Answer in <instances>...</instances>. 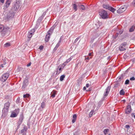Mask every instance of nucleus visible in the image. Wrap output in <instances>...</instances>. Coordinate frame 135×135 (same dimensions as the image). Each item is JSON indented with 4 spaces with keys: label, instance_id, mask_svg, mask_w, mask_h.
I'll return each mask as SVG.
<instances>
[{
    "label": "nucleus",
    "instance_id": "obj_1",
    "mask_svg": "<svg viewBox=\"0 0 135 135\" xmlns=\"http://www.w3.org/2000/svg\"><path fill=\"white\" fill-rule=\"evenodd\" d=\"M0 32H2V35L3 36L6 34L9 33L10 30L9 27H4L3 25H0Z\"/></svg>",
    "mask_w": 135,
    "mask_h": 135
},
{
    "label": "nucleus",
    "instance_id": "obj_2",
    "mask_svg": "<svg viewBox=\"0 0 135 135\" xmlns=\"http://www.w3.org/2000/svg\"><path fill=\"white\" fill-rule=\"evenodd\" d=\"M99 14L102 18L105 19L107 17V12L104 10L101 11L99 12Z\"/></svg>",
    "mask_w": 135,
    "mask_h": 135
},
{
    "label": "nucleus",
    "instance_id": "obj_3",
    "mask_svg": "<svg viewBox=\"0 0 135 135\" xmlns=\"http://www.w3.org/2000/svg\"><path fill=\"white\" fill-rule=\"evenodd\" d=\"M55 26H53V27H52L50 29L49 31L47 33L48 34H47L46 36L45 40V41L46 42H47L49 40L50 38V32L51 31V32L53 31V30L55 28Z\"/></svg>",
    "mask_w": 135,
    "mask_h": 135
},
{
    "label": "nucleus",
    "instance_id": "obj_4",
    "mask_svg": "<svg viewBox=\"0 0 135 135\" xmlns=\"http://www.w3.org/2000/svg\"><path fill=\"white\" fill-rule=\"evenodd\" d=\"M9 74L8 73H6L3 74L1 78V80L3 82L5 81L9 77Z\"/></svg>",
    "mask_w": 135,
    "mask_h": 135
},
{
    "label": "nucleus",
    "instance_id": "obj_5",
    "mask_svg": "<svg viewBox=\"0 0 135 135\" xmlns=\"http://www.w3.org/2000/svg\"><path fill=\"white\" fill-rule=\"evenodd\" d=\"M64 67V65H60L58 66L57 69L56 73V75H59L62 71V70Z\"/></svg>",
    "mask_w": 135,
    "mask_h": 135
},
{
    "label": "nucleus",
    "instance_id": "obj_6",
    "mask_svg": "<svg viewBox=\"0 0 135 135\" xmlns=\"http://www.w3.org/2000/svg\"><path fill=\"white\" fill-rule=\"evenodd\" d=\"M10 105V103L8 102L6 103L4 105V107L3 109V112H6L7 113L8 111V108Z\"/></svg>",
    "mask_w": 135,
    "mask_h": 135
},
{
    "label": "nucleus",
    "instance_id": "obj_7",
    "mask_svg": "<svg viewBox=\"0 0 135 135\" xmlns=\"http://www.w3.org/2000/svg\"><path fill=\"white\" fill-rule=\"evenodd\" d=\"M20 6V4L19 1L16 2L14 4L13 6V10L16 11L18 10Z\"/></svg>",
    "mask_w": 135,
    "mask_h": 135
},
{
    "label": "nucleus",
    "instance_id": "obj_8",
    "mask_svg": "<svg viewBox=\"0 0 135 135\" xmlns=\"http://www.w3.org/2000/svg\"><path fill=\"white\" fill-rule=\"evenodd\" d=\"M127 45V43L126 42H124L122 44L119 46V49L120 51H123L125 50V46Z\"/></svg>",
    "mask_w": 135,
    "mask_h": 135
},
{
    "label": "nucleus",
    "instance_id": "obj_9",
    "mask_svg": "<svg viewBox=\"0 0 135 135\" xmlns=\"http://www.w3.org/2000/svg\"><path fill=\"white\" fill-rule=\"evenodd\" d=\"M126 9V6H122L120 8H119L117 11V12L118 13H120L124 11H125Z\"/></svg>",
    "mask_w": 135,
    "mask_h": 135
},
{
    "label": "nucleus",
    "instance_id": "obj_10",
    "mask_svg": "<svg viewBox=\"0 0 135 135\" xmlns=\"http://www.w3.org/2000/svg\"><path fill=\"white\" fill-rule=\"evenodd\" d=\"M12 1V0H7L6 3L4 5V7L6 8L8 7L10 5Z\"/></svg>",
    "mask_w": 135,
    "mask_h": 135
},
{
    "label": "nucleus",
    "instance_id": "obj_11",
    "mask_svg": "<svg viewBox=\"0 0 135 135\" xmlns=\"http://www.w3.org/2000/svg\"><path fill=\"white\" fill-rule=\"evenodd\" d=\"M28 81L27 79H25L23 82L22 88L23 89H24L28 84Z\"/></svg>",
    "mask_w": 135,
    "mask_h": 135
},
{
    "label": "nucleus",
    "instance_id": "obj_12",
    "mask_svg": "<svg viewBox=\"0 0 135 135\" xmlns=\"http://www.w3.org/2000/svg\"><path fill=\"white\" fill-rule=\"evenodd\" d=\"M110 88V86H108L105 89V92L104 93V96H106L108 95L109 91Z\"/></svg>",
    "mask_w": 135,
    "mask_h": 135
},
{
    "label": "nucleus",
    "instance_id": "obj_13",
    "mask_svg": "<svg viewBox=\"0 0 135 135\" xmlns=\"http://www.w3.org/2000/svg\"><path fill=\"white\" fill-rule=\"evenodd\" d=\"M131 111V105H128L127 108L126 110V113L127 114L130 113Z\"/></svg>",
    "mask_w": 135,
    "mask_h": 135
},
{
    "label": "nucleus",
    "instance_id": "obj_14",
    "mask_svg": "<svg viewBox=\"0 0 135 135\" xmlns=\"http://www.w3.org/2000/svg\"><path fill=\"white\" fill-rule=\"evenodd\" d=\"M77 4L78 7H80L82 10H84L85 9V7L84 6L83 4H81V3H77Z\"/></svg>",
    "mask_w": 135,
    "mask_h": 135
},
{
    "label": "nucleus",
    "instance_id": "obj_15",
    "mask_svg": "<svg viewBox=\"0 0 135 135\" xmlns=\"http://www.w3.org/2000/svg\"><path fill=\"white\" fill-rule=\"evenodd\" d=\"M77 3H76V4H72L73 8L75 10V11H76L77 10V6H78V4H77Z\"/></svg>",
    "mask_w": 135,
    "mask_h": 135
},
{
    "label": "nucleus",
    "instance_id": "obj_16",
    "mask_svg": "<svg viewBox=\"0 0 135 135\" xmlns=\"http://www.w3.org/2000/svg\"><path fill=\"white\" fill-rule=\"evenodd\" d=\"M23 119V117L22 116H20L19 120L18 122V124L20 125L21 123L22 122Z\"/></svg>",
    "mask_w": 135,
    "mask_h": 135
},
{
    "label": "nucleus",
    "instance_id": "obj_17",
    "mask_svg": "<svg viewBox=\"0 0 135 135\" xmlns=\"http://www.w3.org/2000/svg\"><path fill=\"white\" fill-rule=\"evenodd\" d=\"M56 91L53 90L51 93V97L52 98H54L55 97V95L56 94Z\"/></svg>",
    "mask_w": 135,
    "mask_h": 135
},
{
    "label": "nucleus",
    "instance_id": "obj_18",
    "mask_svg": "<svg viewBox=\"0 0 135 135\" xmlns=\"http://www.w3.org/2000/svg\"><path fill=\"white\" fill-rule=\"evenodd\" d=\"M18 114L17 113H16L15 112H13L11 113V115L10 117H16Z\"/></svg>",
    "mask_w": 135,
    "mask_h": 135
},
{
    "label": "nucleus",
    "instance_id": "obj_19",
    "mask_svg": "<svg viewBox=\"0 0 135 135\" xmlns=\"http://www.w3.org/2000/svg\"><path fill=\"white\" fill-rule=\"evenodd\" d=\"M103 6L104 8L109 9L110 6L108 4H104L103 5Z\"/></svg>",
    "mask_w": 135,
    "mask_h": 135
},
{
    "label": "nucleus",
    "instance_id": "obj_20",
    "mask_svg": "<svg viewBox=\"0 0 135 135\" xmlns=\"http://www.w3.org/2000/svg\"><path fill=\"white\" fill-rule=\"evenodd\" d=\"M94 111L93 110H91L89 113V115L90 117H91L93 114H94Z\"/></svg>",
    "mask_w": 135,
    "mask_h": 135
},
{
    "label": "nucleus",
    "instance_id": "obj_21",
    "mask_svg": "<svg viewBox=\"0 0 135 135\" xmlns=\"http://www.w3.org/2000/svg\"><path fill=\"white\" fill-rule=\"evenodd\" d=\"M108 10L112 12H114L115 10V9L114 8L110 6L109 7Z\"/></svg>",
    "mask_w": 135,
    "mask_h": 135
},
{
    "label": "nucleus",
    "instance_id": "obj_22",
    "mask_svg": "<svg viewBox=\"0 0 135 135\" xmlns=\"http://www.w3.org/2000/svg\"><path fill=\"white\" fill-rule=\"evenodd\" d=\"M65 76L64 75H62L60 76V80L61 81H62L65 78Z\"/></svg>",
    "mask_w": 135,
    "mask_h": 135
},
{
    "label": "nucleus",
    "instance_id": "obj_23",
    "mask_svg": "<svg viewBox=\"0 0 135 135\" xmlns=\"http://www.w3.org/2000/svg\"><path fill=\"white\" fill-rule=\"evenodd\" d=\"M10 46V44L9 43L7 42L4 45V47H7L9 46Z\"/></svg>",
    "mask_w": 135,
    "mask_h": 135
},
{
    "label": "nucleus",
    "instance_id": "obj_24",
    "mask_svg": "<svg viewBox=\"0 0 135 135\" xmlns=\"http://www.w3.org/2000/svg\"><path fill=\"white\" fill-rule=\"evenodd\" d=\"M32 35L33 33H32L29 32L27 35V37L29 38H30L32 37Z\"/></svg>",
    "mask_w": 135,
    "mask_h": 135
},
{
    "label": "nucleus",
    "instance_id": "obj_25",
    "mask_svg": "<svg viewBox=\"0 0 135 135\" xmlns=\"http://www.w3.org/2000/svg\"><path fill=\"white\" fill-rule=\"evenodd\" d=\"M120 94V95H123L124 94V92L123 89H122L120 90L119 92Z\"/></svg>",
    "mask_w": 135,
    "mask_h": 135
},
{
    "label": "nucleus",
    "instance_id": "obj_26",
    "mask_svg": "<svg viewBox=\"0 0 135 135\" xmlns=\"http://www.w3.org/2000/svg\"><path fill=\"white\" fill-rule=\"evenodd\" d=\"M135 28V27L134 26H132L130 29L129 31L130 32H133Z\"/></svg>",
    "mask_w": 135,
    "mask_h": 135
},
{
    "label": "nucleus",
    "instance_id": "obj_27",
    "mask_svg": "<svg viewBox=\"0 0 135 135\" xmlns=\"http://www.w3.org/2000/svg\"><path fill=\"white\" fill-rule=\"evenodd\" d=\"M45 107V104L44 102H42L41 104V107L42 108H44Z\"/></svg>",
    "mask_w": 135,
    "mask_h": 135
},
{
    "label": "nucleus",
    "instance_id": "obj_28",
    "mask_svg": "<svg viewBox=\"0 0 135 135\" xmlns=\"http://www.w3.org/2000/svg\"><path fill=\"white\" fill-rule=\"evenodd\" d=\"M30 96V95L28 94H24L23 96V97L24 98H26V97H29Z\"/></svg>",
    "mask_w": 135,
    "mask_h": 135
},
{
    "label": "nucleus",
    "instance_id": "obj_29",
    "mask_svg": "<svg viewBox=\"0 0 135 135\" xmlns=\"http://www.w3.org/2000/svg\"><path fill=\"white\" fill-rule=\"evenodd\" d=\"M108 131H109V129H104V131L103 132H104V134H107L108 132Z\"/></svg>",
    "mask_w": 135,
    "mask_h": 135
},
{
    "label": "nucleus",
    "instance_id": "obj_30",
    "mask_svg": "<svg viewBox=\"0 0 135 135\" xmlns=\"http://www.w3.org/2000/svg\"><path fill=\"white\" fill-rule=\"evenodd\" d=\"M129 80L128 79H127L126 80L125 83V84H129Z\"/></svg>",
    "mask_w": 135,
    "mask_h": 135
},
{
    "label": "nucleus",
    "instance_id": "obj_31",
    "mask_svg": "<svg viewBox=\"0 0 135 135\" xmlns=\"http://www.w3.org/2000/svg\"><path fill=\"white\" fill-rule=\"evenodd\" d=\"M72 58L73 57L72 56H71L70 58L67 60V61L68 62H69L71 60Z\"/></svg>",
    "mask_w": 135,
    "mask_h": 135
},
{
    "label": "nucleus",
    "instance_id": "obj_32",
    "mask_svg": "<svg viewBox=\"0 0 135 135\" xmlns=\"http://www.w3.org/2000/svg\"><path fill=\"white\" fill-rule=\"evenodd\" d=\"M79 37H77V38H76L75 40V41H74V44L75 43L78 41V40H79Z\"/></svg>",
    "mask_w": 135,
    "mask_h": 135
},
{
    "label": "nucleus",
    "instance_id": "obj_33",
    "mask_svg": "<svg viewBox=\"0 0 135 135\" xmlns=\"http://www.w3.org/2000/svg\"><path fill=\"white\" fill-rule=\"evenodd\" d=\"M19 110H20V109L18 108L17 109H16L15 110V111L16 112V113H17V114H18V113L19 112Z\"/></svg>",
    "mask_w": 135,
    "mask_h": 135
},
{
    "label": "nucleus",
    "instance_id": "obj_34",
    "mask_svg": "<svg viewBox=\"0 0 135 135\" xmlns=\"http://www.w3.org/2000/svg\"><path fill=\"white\" fill-rule=\"evenodd\" d=\"M44 48V46H40L39 49L40 50H42Z\"/></svg>",
    "mask_w": 135,
    "mask_h": 135
},
{
    "label": "nucleus",
    "instance_id": "obj_35",
    "mask_svg": "<svg viewBox=\"0 0 135 135\" xmlns=\"http://www.w3.org/2000/svg\"><path fill=\"white\" fill-rule=\"evenodd\" d=\"M35 30L34 29H32L30 32H31L32 33H33L35 32Z\"/></svg>",
    "mask_w": 135,
    "mask_h": 135
},
{
    "label": "nucleus",
    "instance_id": "obj_36",
    "mask_svg": "<svg viewBox=\"0 0 135 135\" xmlns=\"http://www.w3.org/2000/svg\"><path fill=\"white\" fill-rule=\"evenodd\" d=\"M130 80L131 81L134 80H135V78H134V77L131 78H130Z\"/></svg>",
    "mask_w": 135,
    "mask_h": 135
},
{
    "label": "nucleus",
    "instance_id": "obj_37",
    "mask_svg": "<svg viewBox=\"0 0 135 135\" xmlns=\"http://www.w3.org/2000/svg\"><path fill=\"white\" fill-rule=\"evenodd\" d=\"M68 62L67 61H66L65 62L63 63L62 64H61L62 65H64V67L66 65V64L68 63Z\"/></svg>",
    "mask_w": 135,
    "mask_h": 135
},
{
    "label": "nucleus",
    "instance_id": "obj_38",
    "mask_svg": "<svg viewBox=\"0 0 135 135\" xmlns=\"http://www.w3.org/2000/svg\"><path fill=\"white\" fill-rule=\"evenodd\" d=\"M25 131V129H22L21 130V133H23H23H25L24 132Z\"/></svg>",
    "mask_w": 135,
    "mask_h": 135
},
{
    "label": "nucleus",
    "instance_id": "obj_39",
    "mask_svg": "<svg viewBox=\"0 0 135 135\" xmlns=\"http://www.w3.org/2000/svg\"><path fill=\"white\" fill-rule=\"evenodd\" d=\"M91 57H86L85 58V60H89V59H91Z\"/></svg>",
    "mask_w": 135,
    "mask_h": 135
},
{
    "label": "nucleus",
    "instance_id": "obj_40",
    "mask_svg": "<svg viewBox=\"0 0 135 135\" xmlns=\"http://www.w3.org/2000/svg\"><path fill=\"white\" fill-rule=\"evenodd\" d=\"M73 119H76V114H74L73 115Z\"/></svg>",
    "mask_w": 135,
    "mask_h": 135
},
{
    "label": "nucleus",
    "instance_id": "obj_41",
    "mask_svg": "<svg viewBox=\"0 0 135 135\" xmlns=\"http://www.w3.org/2000/svg\"><path fill=\"white\" fill-rule=\"evenodd\" d=\"M79 133L78 132H76L74 134V135H79Z\"/></svg>",
    "mask_w": 135,
    "mask_h": 135
},
{
    "label": "nucleus",
    "instance_id": "obj_42",
    "mask_svg": "<svg viewBox=\"0 0 135 135\" xmlns=\"http://www.w3.org/2000/svg\"><path fill=\"white\" fill-rule=\"evenodd\" d=\"M125 127L128 129L130 128V126L129 125H127L125 126Z\"/></svg>",
    "mask_w": 135,
    "mask_h": 135
},
{
    "label": "nucleus",
    "instance_id": "obj_43",
    "mask_svg": "<svg viewBox=\"0 0 135 135\" xmlns=\"http://www.w3.org/2000/svg\"><path fill=\"white\" fill-rule=\"evenodd\" d=\"M59 43H58L56 45V46H55V47H57V48H58V47H59Z\"/></svg>",
    "mask_w": 135,
    "mask_h": 135
},
{
    "label": "nucleus",
    "instance_id": "obj_44",
    "mask_svg": "<svg viewBox=\"0 0 135 135\" xmlns=\"http://www.w3.org/2000/svg\"><path fill=\"white\" fill-rule=\"evenodd\" d=\"M4 0H0V2L2 3V4H3L4 3Z\"/></svg>",
    "mask_w": 135,
    "mask_h": 135
},
{
    "label": "nucleus",
    "instance_id": "obj_45",
    "mask_svg": "<svg viewBox=\"0 0 135 135\" xmlns=\"http://www.w3.org/2000/svg\"><path fill=\"white\" fill-rule=\"evenodd\" d=\"M76 120V119H73L72 120V122L73 123H74L75 122Z\"/></svg>",
    "mask_w": 135,
    "mask_h": 135
},
{
    "label": "nucleus",
    "instance_id": "obj_46",
    "mask_svg": "<svg viewBox=\"0 0 135 135\" xmlns=\"http://www.w3.org/2000/svg\"><path fill=\"white\" fill-rule=\"evenodd\" d=\"M5 64H2L1 65H0V67L1 68H3L4 67V66L3 65H5Z\"/></svg>",
    "mask_w": 135,
    "mask_h": 135
},
{
    "label": "nucleus",
    "instance_id": "obj_47",
    "mask_svg": "<svg viewBox=\"0 0 135 135\" xmlns=\"http://www.w3.org/2000/svg\"><path fill=\"white\" fill-rule=\"evenodd\" d=\"M123 31L122 30H120L119 31L118 34L120 35L122 33Z\"/></svg>",
    "mask_w": 135,
    "mask_h": 135
},
{
    "label": "nucleus",
    "instance_id": "obj_48",
    "mask_svg": "<svg viewBox=\"0 0 135 135\" xmlns=\"http://www.w3.org/2000/svg\"><path fill=\"white\" fill-rule=\"evenodd\" d=\"M95 25L96 26H97V25H98V26H97V28H98L99 27H100V25H99L98 24V23H97V24H95Z\"/></svg>",
    "mask_w": 135,
    "mask_h": 135
},
{
    "label": "nucleus",
    "instance_id": "obj_49",
    "mask_svg": "<svg viewBox=\"0 0 135 135\" xmlns=\"http://www.w3.org/2000/svg\"><path fill=\"white\" fill-rule=\"evenodd\" d=\"M31 63H29L27 65V66L28 67L29 66H30L31 65Z\"/></svg>",
    "mask_w": 135,
    "mask_h": 135
},
{
    "label": "nucleus",
    "instance_id": "obj_50",
    "mask_svg": "<svg viewBox=\"0 0 135 135\" xmlns=\"http://www.w3.org/2000/svg\"><path fill=\"white\" fill-rule=\"evenodd\" d=\"M57 48L56 47H55L54 49L53 50L54 51H55L57 49Z\"/></svg>",
    "mask_w": 135,
    "mask_h": 135
},
{
    "label": "nucleus",
    "instance_id": "obj_51",
    "mask_svg": "<svg viewBox=\"0 0 135 135\" xmlns=\"http://www.w3.org/2000/svg\"><path fill=\"white\" fill-rule=\"evenodd\" d=\"M89 85L88 84H86V87L88 88L89 86Z\"/></svg>",
    "mask_w": 135,
    "mask_h": 135
},
{
    "label": "nucleus",
    "instance_id": "obj_52",
    "mask_svg": "<svg viewBox=\"0 0 135 135\" xmlns=\"http://www.w3.org/2000/svg\"><path fill=\"white\" fill-rule=\"evenodd\" d=\"M14 14L12 13V14H11V16H10V17H13L14 16Z\"/></svg>",
    "mask_w": 135,
    "mask_h": 135
},
{
    "label": "nucleus",
    "instance_id": "obj_53",
    "mask_svg": "<svg viewBox=\"0 0 135 135\" xmlns=\"http://www.w3.org/2000/svg\"><path fill=\"white\" fill-rule=\"evenodd\" d=\"M133 3L135 6V0H134L133 2Z\"/></svg>",
    "mask_w": 135,
    "mask_h": 135
},
{
    "label": "nucleus",
    "instance_id": "obj_54",
    "mask_svg": "<svg viewBox=\"0 0 135 135\" xmlns=\"http://www.w3.org/2000/svg\"><path fill=\"white\" fill-rule=\"evenodd\" d=\"M91 53H89L88 55L89 56H90L91 55Z\"/></svg>",
    "mask_w": 135,
    "mask_h": 135
},
{
    "label": "nucleus",
    "instance_id": "obj_55",
    "mask_svg": "<svg viewBox=\"0 0 135 135\" xmlns=\"http://www.w3.org/2000/svg\"><path fill=\"white\" fill-rule=\"evenodd\" d=\"M20 125H19V124H18V125L17 127V129H18L19 128V126H20Z\"/></svg>",
    "mask_w": 135,
    "mask_h": 135
},
{
    "label": "nucleus",
    "instance_id": "obj_56",
    "mask_svg": "<svg viewBox=\"0 0 135 135\" xmlns=\"http://www.w3.org/2000/svg\"><path fill=\"white\" fill-rule=\"evenodd\" d=\"M86 89V88L85 87H84L83 88V89L84 90H85Z\"/></svg>",
    "mask_w": 135,
    "mask_h": 135
},
{
    "label": "nucleus",
    "instance_id": "obj_57",
    "mask_svg": "<svg viewBox=\"0 0 135 135\" xmlns=\"http://www.w3.org/2000/svg\"><path fill=\"white\" fill-rule=\"evenodd\" d=\"M117 35L116 36V37H114V38H115L117 37L118 36V34L117 33Z\"/></svg>",
    "mask_w": 135,
    "mask_h": 135
},
{
    "label": "nucleus",
    "instance_id": "obj_58",
    "mask_svg": "<svg viewBox=\"0 0 135 135\" xmlns=\"http://www.w3.org/2000/svg\"><path fill=\"white\" fill-rule=\"evenodd\" d=\"M110 58V56L108 57V59L109 60V59Z\"/></svg>",
    "mask_w": 135,
    "mask_h": 135
},
{
    "label": "nucleus",
    "instance_id": "obj_59",
    "mask_svg": "<svg viewBox=\"0 0 135 135\" xmlns=\"http://www.w3.org/2000/svg\"><path fill=\"white\" fill-rule=\"evenodd\" d=\"M22 135H26V134L25 133H23Z\"/></svg>",
    "mask_w": 135,
    "mask_h": 135
},
{
    "label": "nucleus",
    "instance_id": "obj_60",
    "mask_svg": "<svg viewBox=\"0 0 135 135\" xmlns=\"http://www.w3.org/2000/svg\"><path fill=\"white\" fill-rule=\"evenodd\" d=\"M61 42V41H59L58 43H59V44H60V43Z\"/></svg>",
    "mask_w": 135,
    "mask_h": 135
},
{
    "label": "nucleus",
    "instance_id": "obj_61",
    "mask_svg": "<svg viewBox=\"0 0 135 135\" xmlns=\"http://www.w3.org/2000/svg\"><path fill=\"white\" fill-rule=\"evenodd\" d=\"M134 118L135 119V114L134 115Z\"/></svg>",
    "mask_w": 135,
    "mask_h": 135
},
{
    "label": "nucleus",
    "instance_id": "obj_62",
    "mask_svg": "<svg viewBox=\"0 0 135 135\" xmlns=\"http://www.w3.org/2000/svg\"><path fill=\"white\" fill-rule=\"evenodd\" d=\"M52 32H51V31L50 32V33H52ZM50 34H51V33H50Z\"/></svg>",
    "mask_w": 135,
    "mask_h": 135
},
{
    "label": "nucleus",
    "instance_id": "obj_63",
    "mask_svg": "<svg viewBox=\"0 0 135 135\" xmlns=\"http://www.w3.org/2000/svg\"><path fill=\"white\" fill-rule=\"evenodd\" d=\"M40 109L41 110H41V108H40Z\"/></svg>",
    "mask_w": 135,
    "mask_h": 135
},
{
    "label": "nucleus",
    "instance_id": "obj_64",
    "mask_svg": "<svg viewBox=\"0 0 135 135\" xmlns=\"http://www.w3.org/2000/svg\"><path fill=\"white\" fill-rule=\"evenodd\" d=\"M132 114H133V115L134 114L133 113L132 114Z\"/></svg>",
    "mask_w": 135,
    "mask_h": 135
}]
</instances>
